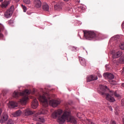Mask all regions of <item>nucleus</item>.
Returning a JSON list of instances; mask_svg holds the SVG:
<instances>
[{"instance_id": "f257e3e1", "label": "nucleus", "mask_w": 124, "mask_h": 124, "mask_svg": "<svg viewBox=\"0 0 124 124\" xmlns=\"http://www.w3.org/2000/svg\"><path fill=\"white\" fill-rule=\"evenodd\" d=\"M62 110L60 109H57L53 112L51 114V116H52V118L54 119L58 118L57 122L60 124H63L65 122L66 120L67 122L74 124H76L77 123L75 118L74 117L71 116V109L70 108L66 109L62 115Z\"/></svg>"}, {"instance_id": "f03ea898", "label": "nucleus", "mask_w": 124, "mask_h": 124, "mask_svg": "<svg viewBox=\"0 0 124 124\" xmlns=\"http://www.w3.org/2000/svg\"><path fill=\"white\" fill-rule=\"evenodd\" d=\"M38 98L45 108H47L48 106V103H49V105L53 108L57 107L61 103L60 101L52 100L51 98V96L47 93L43 92V95L39 94Z\"/></svg>"}, {"instance_id": "7ed1b4c3", "label": "nucleus", "mask_w": 124, "mask_h": 124, "mask_svg": "<svg viewBox=\"0 0 124 124\" xmlns=\"http://www.w3.org/2000/svg\"><path fill=\"white\" fill-rule=\"evenodd\" d=\"M97 92L102 95H106V99L110 102H115L114 95L115 97H120V94L118 93L117 91L114 92L110 91L107 86L104 85H100V89L98 90Z\"/></svg>"}, {"instance_id": "20e7f679", "label": "nucleus", "mask_w": 124, "mask_h": 124, "mask_svg": "<svg viewBox=\"0 0 124 124\" xmlns=\"http://www.w3.org/2000/svg\"><path fill=\"white\" fill-rule=\"evenodd\" d=\"M29 94L30 92L28 90H26L23 93L15 91L13 95L15 98H18L20 96H22V98L20 99V102L22 104L25 105L29 99L28 95Z\"/></svg>"}, {"instance_id": "39448f33", "label": "nucleus", "mask_w": 124, "mask_h": 124, "mask_svg": "<svg viewBox=\"0 0 124 124\" xmlns=\"http://www.w3.org/2000/svg\"><path fill=\"white\" fill-rule=\"evenodd\" d=\"M84 36L87 40H91L96 37V34L94 32L91 31H84Z\"/></svg>"}, {"instance_id": "423d86ee", "label": "nucleus", "mask_w": 124, "mask_h": 124, "mask_svg": "<svg viewBox=\"0 0 124 124\" xmlns=\"http://www.w3.org/2000/svg\"><path fill=\"white\" fill-rule=\"evenodd\" d=\"M14 6H12L11 8L6 10L4 14L5 17L6 18H9L11 17L13 13Z\"/></svg>"}, {"instance_id": "0eeeda50", "label": "nucleus", "mask_w": 124, "mask_h": 124, "mask_svg": "<svg viewBox=\"0 0 124 124\" xmlns=\"http://www.w3.org/2000/svg\"><path fill=\"white\" fill-rule=\"evenodd\" d=\"M9 116L6 112H3L1 115L0 122L1 124H3L7 121Z\"/></svg>"}, {"instance_id": "6e6552de", "label": "nucleus", "mask_w": 124, "mask_h": 124, "mask_svg": "<svg viewBox=\"0 0 124 124\" xmlns=\"http://www.w3.org/2000/svg\"><path fill=\"white\" fill-rule=\"evenodd\" d=\"M98 78L97 76L91 75L87 78V82H92V81H94L97 80Z\"/></svg>"}, {"instance_id": "1a4fd4ad", "label": "nucleus", "mask_w": 124, "mask_h": 124, "mask_svg": "<svg viewBox=\"0 0 124 124\" xmlns=\"http://www.w3.org/2000/svg\"><path fill=\"white\" fill-rule=\"evenodd\" d=\"M38 105H39V103L37 100L36 98L34 99L33 101L32 102V105H31L32 108L33 109H36L38 106Z\"/></svg>"}, {"instance_id": "9d476101", "label": "nucleus", "mask_w": 124, "mask_h": 124, "mask_svg": "<svg viewBox=\"0 0 124 124\" xmlns=\"http://www.w3.org/2000/svg\"><path fill=\"white\" fill-rule=\"evenodd\" d=\"M35 7L37 8H40L42 6V2L40 0H35L34 1Z\"/></svg>"}, {"instance_id": "9b49d317", "label": "nucleus", "mask_w": 124, "mask_h": 124, "mask_svg": "<svg viewBox=\"0 0 124 124\" xmlns=\"http://www.w3.org/2000/svg\"><path fill=\"white\" fill-rule=\"evenodd\" d=\"M21 113L22 111L20 110H18L15 112H13L12 113V115L14 117H19L21 115Z\"/></svg>"}, {"instance_id": "f8f14e48", "label": "nucleus", "mask_w": 124, "mask_h": 124, "mask_svg": "<svg viewBox=\"0 0 124 124\" xmlns=\"http://www.w3.org/2000/svg\"><path fill=\"white\" fill-rule=\"evenodd\" d=\"M104 75L109 80H112V79H114V75L111 73H104Z\"/></svg>"}, {"instance_id": "ddd939ff", "label": "nucleus", "mask_w": 124, "mask_h": 124, "mask_svg": "<svg viewBox=\"0 0 124 124\" xmlns=\"http://www.w3.org/2000/svg\"><path fill=\"white\" fill-rule=\"evenodd\" d=\"M79 61L81 65L84 66L86 65V62L85 59H83L82 57H79Z\"/></svg>"}, {"instance_id": "4468645a", "label": "nucleus", "mask_w": 124, "mask_h": 124, "mask_svg": "<svg viewBox=\"0 0 124 124\" xmlns=\"http://www.w3.org/2000/svg\"><path fill=\"white\" fill-rule=\"evenodd\" d=\"M25 116H30L33 114H34V112H33L32 111H31L30 109H27L25 111Z\"/></svg>"}, {"instance_id": "2eb2a0df", "label": "nucleus", "mask_w": 124, "mask_h": 124, "mask_svg": "<svg viewBox=\"0 0 124 124\" xmlns=\"http://www.w3.org/2000/svg\"><path fill=\"white\" fill-rule=\"evenodd\" d=\"M62 9V4L61 3H58L55 5H54V9L55 10H60Z\"/></svg>"}, {"instance_id": "dca6fc26", "label": "nucleus", "mask_w": 124, "mask_h": 124, "mask_svg": "<svg viewBox=\"0 0 124 124\" xmlns=\"http://www.w3.org/2000/svg\"><path fill=\"white\" fill-rule=\"evenodd\" d=\"M9 105L12 108H15L17 107V104L16 102L14 101L9 102Z\"/></svg>"}, {"instance_id": "f3484780", "label": "nucleus", "mask_w": 124, "mask_h": 124, "mask_svg": "<svg viewBox=\"0 0 124 124\" xmlns=\"http://www.w3.org/2000/svg\"><path fill=\"white\" fill-rule=\"evenodd\" d=\"M43 9L45 11H49V5L47 3H44L43 5Z\"/></svg>"}, {"instance_id": "a211bd4d", "label": "nucleus", "mask_w": 124, "mask_h": 124, "mask_svg": "<svg viewBox=\"0 0 124 124\" xmlns=\"http://www.w3.org/2000/svg\"><path fill=\"white\" fill-rule=\"evenodd\" d=\"M122 55L121 52H117L115 54L113 55V58H117Z\"/></svg>"}, {"instance_id": "6ab92c4d", "label": "nucleus", "mask_w": 124, "mask_h": 124, "mask_svg": "<svg viewBox=\"0 0 124 124\" xmlns=\"http://www.w3.org/2000/svg\"><path fill=\"white\" fill-rule=\"evenodd\" d=\"M119 62L121 64L124 63V55L121 56V57L119 59Z\"/></svg>"}, {"instance_id": "aec40b11", "label": "nucleus", "mask_w": 124, "mask_h": 124, "mask_svg": "<svg viewBox=\"0 0 124 124\" xmlns=\"http://www.w3.org/2000/svg\"><path fill=\"white\" fill-rule=\"evenodd\" d=\"M47 112H48V111H47V110L43 109L40 110V113L39 112V114L45 115V114H47Z\"/></svg>"}, {"instance_id": "412c9836", "label": "nucleus", "mask_w": 124, "mask_h": 124, "mask_svg": "<svg viewBox=\"0 0 124 124\" xmlns=\"http://www.w3.org/2000/svg\"><path fill=\"white\" fill-rule=\"evenodd\" d=\"M4 28L2 24H0V39L3 37V35L0 33L1 31Z\"/></svg>"}, {"instance_id": "4be33fe9", "label": "nucleus", "mask_w": 124, "mask_h": 124, "mask_svg": "<svg viewBox=\"0 0 124 124\" xmlns=\"http://www.w3.org/2000/svg\"><path fill=\"white\" fill-rule=\"evenodd\" d=\"M8 1L2 2L1 4V7L2 8H6L8 6Z\"/></svg>"}, {"instance_id": "5701e85b", "label": "nucleus", "mask_w": 124, "mask_h": 124, "mask_svg": "<svg viewBox=\"0 0 124 124\" xmlns=\"http://www.w3.org/2000/svg\"><path fill=\"white\" fill-rule=\"evenodd\" d=\"M23 2L26 4H30L31 3L30 0H23Z\"/></svg>"}, {"instance_id": "b1692460", "label": "nucleus", "mask_w": 124, "mask_h": 124, "mask_svg": "<svg viewBox=\"0 0 124 124\" xmlns=\"http://www.w3.org/2000/svg\"><path fill=\"white\" fill-rule=\"evenodd\" d=\"M39 121L42 123H44L45 122V119L43 118H39Z\"/></svg>"}, {"instance_id": "393cba45", "label": "nucleus", "mask_w": 124, "mask_h": 124, "mask_svg": "<svg viewBox=\"0 0 124 124\" xmlns=\"http://www.w3.org/2000/svg\"><path fill=\"white\" fill-rule=\"evenodd\" d=\"M119 46L121 49L124 50V43H121Z\"/></svg>"}, {"instance_id": "a878e982", "label": "nucleus", "mask_w": 124, "mask_h": 124, "mask_svg": "<svg viewBox=\"0 0 124 124\" xmlns=\"http://www.w3.org/2000/svg\"><path fill=\"white\" fill-rule=\"evenodd\" d=\"M7 124H14V123L12 119H9L7 122Z\"/></svg>"}, {"instance_id": "bb28decb", "label": "nucleus", "mask_w": 124, "mask_h": 124, "mask_svg": "<svg viewBox=\"0 0 124 124\" xmlns=\"http://www.w3.org/2000/svg\"><path fill=\"white\" fill-rule=\"evenodd\" d=\"M21 6L23 9V11L24 12H26L27 11V7L25 6V5H23V4L21 5Z\"/></svg>"}, {"instance_id": "cd10ccee", "label": "nucleus", "mask_w": 124, "mask_h": 124, "mask_svg": "<svg viewBox=\"0 0 124 124\" xmlns=\"http://www.w3.org/2000/svg\"><path fill=\"white\" fill-rule=\"evenodd\" d=\"M102 122L105 123L106 124H108V120L107 119H106V118L102 120Z\"/></svg>"}, {"instance_id": "c85d7f7f", "label": "nucleus", "mask_w": 124, "mask_h": 124, "mask_svg": "<svg viewBox=\"0 0 124 124\" xmlns=\"http://www.w3.org/2000/svg\"><path fill=\"white\" fill-rule=\"evenodd\" d=\"M71 49L72 51H75V50H77V48L73 46L71 47Z\"/></svg>"}, {"instance_id": "c756f323", "label": "nucleus", "mask_w": 124, "mask_h": 124, "mask_svg": "<svg viewBox=\"0 0 124 124\" xmlns=\"http://www.w3.org/2000/svg\"><path fill=\"white\" fill-rule=\"evenodd\" d=\"M121 104H122V105L124 107V99L122 100Z\"/></svg>"}, {"instance_id": "7c9ffc66", "label": "nucleus", "mask_w": 124, "mask_h": 124, "mask_svg": "<svg viewBox=\"0 0 124 124\" xmlns=\"http://www.w3.org/2000/svg\"><path fill=\"white\" fill-rule=\"evenodd\" d=\"M111 124H117L114 121H111Z\"/></svg>"}, {"instance_id": "2f4dec72", "label": "nucleus", "mask_w": 124, "mask_h": 124, "mask_svg": "<svg viewBox=\"0 0 124 124\" xmlns=\"http://www.w3.org/2000/svg\"><path fill=\"white\" fill-rule=\"evenodd\" d=\"M109 109H110V111H112L113 110V109H112L111 106H109Z\"/></svg>"}, {"instance_id": "473e14b6", "label": "nucleus", "mask_w": 124, "mask_h": 124, "mask_svg": "<svg viewBox=\"0 0 124 124\" xmlns=\"http://www.w3.org/2000/svg\"><path fill=\"white\" fill-rule=\"evenodd\" d=\"M2 112V109L1 108L0 109V115H1V114Z\"/></svg>"}, {"instance_id": "72a5a7b5", "label": "nucleus", "mask_w": 124, "mask_h": 124, "mask_svg": "<svg viewBox=\"0 0 124 124\" xmlns=\"http://www.w3.org/2000/svg\"><path fill=\"white\" fill-rule=\"evenodd\" d=\"M75 1L77 3H79L80 2V0H75Z\"/></svg>"}, {"instance_id": "f704fd0d", "label": "nucleus", "mask_w": 124, "mask_h": 124, "mask_svg": "<svg viewBox=\"0 0 124 124\" xmlns=\"http://www.w3.org/2000/svg\"><path fill=\"white\" fill-rule=\"evenodd\" d=\"M16 2H18L20 0H15Z\"/></svg>"}, {"instance_id": "c9c22d12", "label": "nucleus", "mask_w": 124, "mask_h": 124, "mask_svg": "<svg viewBox=\"0 0 124 124\" xmlns=\"http://www.w3.org/2000/svg\"><path fill=\"white\" fill-rule=\"evenodd\" d=\"M37 124H44L43 123H41L40 122H38Z\"/></svg>"}, {"instance_id": "e433bc0d", "label": "nucleus", "mask_w": 124, "mask_h": 124, "mask_svg": "<svg viewBox=\"0 0 124 124\" xmlns=\"http://www.w3.org/2000/svg\"><path fill=\"white\" fill-rule=\"evenodd\" d=\"M122 86L123 87V88H124V83H122Z\"/></svg>"}, {"instance_id": "4c0bfd02", "label": "nucleus", "mask_w": 124, "mask_h": 124, "mask_svg": "<svg viewBox=\"0 0 124 124\" xmlns=\"http://www.w3.org/2000/svg\"><path fill=\"white\" fill-rule=\"evenodd\" d=\"M90 124H94V123L91 122V123H90Z\"/></svg>"}, {"instance_id": "58836bf2", "label": "nucleus", "mask_w": 124, "mask_h": 124, "mask_svg": "<svg viewBox=\"0 0 124 124\" xmlns=\"http://www.w3.org/2000/svg\"><path fill=\"white\" fill-rule=\"evenodd\" d=\"M123 124H124V118L123 119Z\"/></svg>"}, {"instance_id": "ea45409f", "label": "nucleus", "mask_w": 124, "mask_h": 124, "mask_svg": "<svg viewBox=\"0 0 124 124\" xmlns=\"http://www.w3.org/2000/svg\"><path fill=\"white\" fill-rule=\"evenodd\" d=\"M108 66V65H106V66H105V67H106V68H107Z\"/></svg>"}, {"instance_id": "a19ab883", "label": "nucleus", "mask_w": 124, "mask_h": 124, "mask_svg": "<svg viewBox=\"0 0 124 124\" xmlns=\"http://www.w3.org/2000/svg\"><path fill=\"white\" fill-rule=\"evenodd\" d=\"M65 1H68L69 0H63Z\"/></svg>"}, {"instance_id": "79ce46f5", "label": "nucleus", "mask_w": 124, "mask_h": 124, "mask_svg": "<svg viewBox=\"0 0 124 124\" xmlns=\"http://www.w3.org/2000/svg\"><path fill=\"white\" fill-rule=\"evenodd\" d=\"M123 72H124V67H123Z\"/></svg>"}, {"instance_id": "37998d69", "label": "nucleus", "mask_w": 124, "mask_h": 124, "mask_svg": "<svg viewBox=\"0 0 124 124\" xmlns=\"http://www.w3.org/2000/svg\"><path fill=\"white\" fill-rule=\"evenodd\" d=\"M3 0H0V2H1Z\"/></svg>"}]
</instances>
